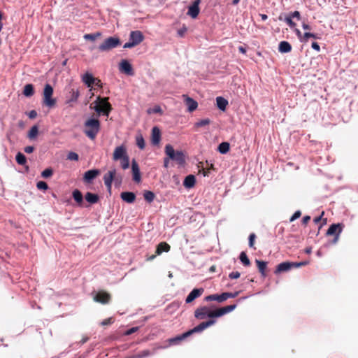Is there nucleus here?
Returning <instances> with one entry per match:
<instances>
[{"mask_svg": "<svg viewBox=\"0 0 358 358\" xmlns=\"http://www.w3.org/2000/svg\"><path fill=\"white\" fill-rule=\"evenodd\" d=\"M90 108H94L99 114L108 116L112 110L111 105L108 101V98H101L98 96L96 99L91 104Z\"/></svg>", "mask_w": 358, "mask_h": 358, "instance_id": "1", "label": "nucleus"}, {"mask_svg": "<svg viewBox=\"0 0 358 358\" xmlns=\"http://www.w3.org/2000/svg\"><path fill=\"white\" fill-rule=\"evenodd\" d=\"M84 133L90 138L94 140L100 130V122L98 119L90 118L84 124Z\"/></svg>", "mask_w": 358, "mask_h": 358, "instance_id": "2", "label": "nucleus"}, {"mask_svg": "<svg viewBox=\"0 0 358 358\" xmlns=\"http://www.w3.org/2000/svg\"><path fill=\"white\" fill-rule=\"evenodd\" d=\"M215 323V320H210L208 321L201 322L196 327H194L192 330L184 333L183 334H182L180 336L171 338L170 340V342L176 343V341H181V340L188 337L193 333L201 332V331H203L205 329L213 325Z\"/></svg>", "mask_w": 358, "mask_h": 358, "instance_id": "3", "label": "nucleus"}, {"mask_svg": "<svg viewBox=\"0 0 358 358\" xmlns=\"http://www.w3.org/2000/svg\"><path fill=\"white\" fill-rule=\"evenodd\" d=\"M165 153L169 159L176 162L178 164L182 165L185 162V158L182 151H175L173 146L168 144L165 147Z\"/></svg>", "mask_w": 358, "mask_h": 358, "instance_id": "4", "label": "nucleus"}, {"mask_svg": "<svg viewBox=\"0 0 358 358\" xmlns=\"http://www.w3.org/2000/svg\"><path fill=\"white\" fill-rule=\"evenodd\" d=\"M53 88L50 84H46L43 89V104L49 108H52L56 104V99L52 98Z\"/></svg>", "mask_w": 358, "mask_h": 358, "instance_id": "5", "label": "nucleus"}, {"mask_svg": "<svg viewBox=\"0 0 358 358\" xmlns=\"http://www.w3.org/2000/svg\"><path fill=\"white\" fill-rule=\"evenodd\" d=\"M120 45V41L117 37H109L99 46L101 52H107Z\"/></svg>", "mask_w": 358, "mask_h": 358, "instance_id": "6", "label": "nucleus"}, {"mask_svg": "<svg viewBox=\"0 0 358 358\" xmlns=\"http://www.w3.org/2000/svg\"><path fill=\"white\" fill-rule=\"evenodd\" d=\"M217 310H211L207 306H203L201 308H197L194 312V316L197 319L199 320H203L205 318L208 317H217V315H216Z\"/></svg>", "mask_w": 358, "mask_h": 358, "instance_id": "7", "label": "nucleus"}, {"mask_svg": "<svg viewBox=\"0 0 358 358\" xmlns=\"http://www.w3.org/2000/svg\"><path fill=\"white\" fill-rule=\"evenodd\" d=\"M239 292H224L222 294H211L205 298L206 301H217L218 302H223L229 298H235L239 294Z\"/></svg>", "mask_w": 358, "mask_h": 358, "instance_id": "8", "label": "nucleus"}, {"mask_svg": "<svg viewBox=\"0 0 358 358\" xmlns=\"http://www.w3.org/2000/svg\"><path fill=\"white\" fill-rule=\"evenodd\" d=\"M201 1V0H195L192 4L188 7L187 15L192 19L196 18L200 13L199 4Z\"/></svg>", "mask_w": 358, "mask_h": 358, "instance_id": "9", "label": "nucleus"}, {"mask_svg": "<svg viewBox=\"0 0 358 358\" xmlns=\"http://www.w3.org/2000/svg\"><path fill=\"white\" fill-rule=\"evenodd\" d=\"M342 231V227L341 224H331L327 231V235H336L334 243H336L338 239L339 234Z\"/></svg>", "mask_w": 358, "mask_h": 358, "instance_id": "10", "label": "nucleus"}, {"mask_svg": "<svg viewBox=\"0 0 358 358\" xmlns=\"http://www.w3.org/2000/svg\"><path fill=\"white\" fill-rule=\"evenodd\" d=\"M93 299L96 302L106 304L109 302L110 299V295L106 292L101 291L96 293L94 295Z\"/></svg>", "mask_w": 358, "mask_h": 358, "instance_id": "11", "label": "nucleus"}, {"mask_svg": "<svg viewBox=\"0 0 358 358\" xmlns=\"http://www.w3.org/2000/svg\"><path fill=\"white\" fill-rule=\"evenodd\" d=\"M127 156L128 155L127 153L126 148L124 145H120L115 148L113 152V159L114 161H117Z\"/></svg>", "mask_w": 358, "mask_h": 358, "instance_id": "12", "label": "nucleus"}, {"mask_svg": "<svg viewBox=\"0 0 358 358\" xmlns=\"http://www.w3.org/2000/svg\"><path fill=\"white\" fill-rule=\"evenodd\" d=\"M116 175V170L115 169L109 171L103 176V181L105 185L110 190L111 189L113 180L115 179Z\"/></svg>", "mask_w": 358, "mask_h": 358, "instance_id": "13", "label": "nucleus"}, {"mask_svg": "<svg viewBox=\"0 0 358 358\" xmlns=\"http://www.w3.org/2000/svg\"><path fill=\"white\" fill-rule=\"evenodd\" d=\"M119 70L127 75L132 76L134 74L133 69L127 60H122L120 63Z\"/></svg>", "mask_w": 358, "mask_h": 358, "instance_id": "14", "label": "nucleus"}, {"mask_svg": "<svg viewBox=\"0 0 358 358\" xmlns=\"http://www.w3.org/2000/svg\"><path fill=\"white\" fill-rule=\"evenodd\" d=\"M144 39V36L140 31H132L129 34V41L134 43L136 45L141 43Z\"/></svg>", "mask_w": 358, "mask_h": 358, "instance_id": "15", "label": "nucleus"}, {"mask_svg": "<svg viewBox=\"0 0 358 358\" xmlns=\"http://www.w3.org/2000/svg\"><path fill=\"white\" fill-rule=\"evenodd\" d=\"M203 292L204 289L203 288L194 289L187 296L185 302L187 303L192 302L195 299L199 297Z\"/></svg>", "mask_w": 358, "mask_h": 358, "instance_id": "16", "label": "nucleus"}, {"mask_svg": "<svg viewBox=\"0 0 358 358\" xmlns=\"http://www.w3.org/2000/svg\"><path fill=\"white\" fill-rule=\"evenodd\" d=\"M131 170L133 173V180L136 182H139L141 181V173L140 169L138 163L135 159H133L131 163Z\"/></svg>", "mask_w": 358, "mask_h": 358, "instance_id": "17", "label": "nucleus"}, {"mask_svg": "<svg viewBox=\"0 0 358 358\" xmlns=\"http://www.w3.org/2000/svg\"><path fill=\"white\" fill-rule=\"evenodd\" d=\"M99 171L98 169H92L86 171L84 174V180L87 182H90L94 180L99 174Z\"/></svg>", "mask_w": 358, "mask_h": 358, "instance_id": "18", "label": "nucleus"}, {"mask_svg": "<svg viewBox=\"0 0 358 358\" xmlns=\"http://www.w3.org/2000/svg\"><path fill=\"white\" fill-rule=\"evenodd\" d=\"M161 139V133L158 127H154L152 129V143L153 145H158Z\"/></svg>", "mask_w": 358, "mask_h": 358, "instance_id": "19", "label": "nucleus"}, {"mask_svg": "<svg viewBox=\"0 0 358 358\" xmlns=\"http://www.w3.org/2000/svg\"><path fill=\"white\" fill-rule=\"evenodd\" d=\"M292 268H294L293 262H284L278 265L275 273L287 271Z\"/></svg>", "mask_w": 358, "mask_h": 358, "instance_id": "20", "label": "nucleus"}, {"mask_svg": "<svg viewBox=\"0 0 358 358\" xmlns=\"http://www.w3.org/2000/svg\"><path fill=\"white\" fill-rule=\"evenodd\" d=\"M121 199L129 203H132L136 199V195L131 192H123L120 194Z\"/></svg>", "mask_w": 358, "mask_h": 358, "instance_id": "21", "label": "nucleus"}, {"mask_svg": "<svg viewBox=\"0 0 358 358\" xmlns=\"http://www.w3.org/2000/svg\"><path fill=\"white\" fill-rule=\"evenodd\" d=\"M236 308V304L227 306L220 308L217 309V317H221L228 313H230L233 311Z\"/></svg>", "mask_w": 358, "mask_h": 358, "instance_id": "22", "label": "nucleus"}, {"mask_svg": "<svg viewBox=\"0 0 358 358\" xmlns=\"http://www.w3.org/2000/svg\"><path fill=\"white\" fill-rule=\"evenodd\" d=\"M82 80L88 87H92L96 81V78L93 77L91 73H86L83 76Z\"/></svg>", "mask_w": 358, "mask_h": 358, "instance_id": "23", "label": "nucleus"}, {"mask_svg": "<svg viewBox=\"0 0 358 358\" xmlns=\"http://www.w3.org/2000/svg\"><path fill=\"white\" fill-rule=\"evenodd\" d=\"M185 101L189 112H193L196 109L198 103L193 99L187 96L185 97Z\"/></svg>", "mask_w": 358, "mask_h": 358, "instance_id": "24", "label": "nucleus"}, {"mask_svg": "<svg viewBox=\"0 0 358 358\" xmlns=\"http://www.w3.org/2000/svg\"><path fill=\"white\" fill-rule=\"evenodd\" d=\"M292 50V45L287 41H281L278 45V51L281 53H288Z\"/></svg>", "mask_w": 358, "mask_h": 358, "instance_id": "25", "label": "nucleus"}, {"mask_svg": "<svg viewBox=\"0 0 358 358\" xmlns=\"http://www.w3.org/2000/svg\"><path fill=\"white\" fill-rule=\"evenodd\" d=\"M216 104L220 110L224 111L228 105V101L222 96H217L216 98Z\"/></svg>", "mask_w": 358, "mask_h": 358, "instance_id": "26", "label": "nucleus"}, {"mask_svg": "<svg viewBox=\"0 0 358 358\" xmlns=\"http://www.w3.org/2000/svg\"><path fill=\"white\" fill-rule=\"evenodd\" d=\"M170 245L165 243V242H162L160 243L157 247V249H156V254L157 255H161L163 252H169L170 250Z\"/></svg>", "mask_w": 358, "mask_h": 358, "instance_id": "27", "label": "nucleus"}, {"mask_svg": "<svg viewBox=\"0 0 358 358\" xmlns=\"http://www.w3.org/2000/svg\"><path fill=\"white\" fill-rule=\"evenodd\" d=\"M196 182V179L194 176L189 175L185 177V180L183 182V185L187 188H191L194 187Z\"/></svg>", "mask_w": 358, "mask_h": 358, "instance_id": "28", "label": "nucleus"}, {"mask_svg": "<svg viewBox=\"0 0 358 358\" xmlns=\"http://www.w3.org/2000/svg\"><path fill=\"white\" fill-rule=\"evenodd\" d=\"M85 197L86 201L91 204L96 203L99 201L98 195L91 192H87Z\"/></svg>", "mask_w": 358, "mask_h": 358, "instance_id": "29", "label": "nucleus"}, {"mask_svg": "<svg viewBox=\"0 0 358 358\" xmlns=\"http://www.w3.org/2000/svg\"><path fill=\"white\" fill-rule=\"evenodd\" d=\"M256 264L257 265L259 271L261 273L262 275L265 276L266 275L265 271H266V265H267L266 262L257 259Z\"/></svg>", "mask_w": 358, "mask_h": 358, "instance_id": "30", "label": "nucleus"}, {"mask_svg": "<svg viewBox=\"0 0 358 358\" xmlns=\"http://www.w3.org/2000/svg\"><path fill=\"white\" fill-rule=\"evenodd\" d=\"M34 87L31 84H27L24 87L23 94L26 96H31L34 94Z\"/></svg>", "mask_w": 358, "mask_h": 358, "instance_id": "31", "label": "nucleus"}, {"mask_svg": "<svg viewBox=\"0 0 358 358\" xmlns=\"http://www.w3.org/2000/svg\"><path fill=\"white\" fill-rule=\"evenodd\" d=\"M229 148H230V145H229V143H227V142H222L218 146V151L221 154H226L227 152H229Z\"/></svg>", "mask_w": 358, "mask_h": 358, "instance_id": "32", "label": "nucleus"}, {"mask_svg": "<svg viewBox=\"0 0 358 358\" xmlns=\"http://www.w3.org/2000/svg\"><path fill=\"white\" fill-rule=\"evenodd\" d=\"M73 197L74 199V200L78 203V204H81L83 203V194L82 193L80 192V191H79L78 189H75L73 192Z\"/></svg>", "mask_w": 358, "mask_h": 358, "instance_id": "33", "label": "nucleus"}, {"mask_svg": "<svg viewBox=\"0 0 358 358\" xmlns=\"http://www.w3.org/2000/svg\"><path fill=\"white\" fill-rule=\"evenodd\" d=\"M70 93H71V98L67 101V103L77 101V100L79 97V95H80L79 91L78 90L72 89L71 90Z\"/></svg>", "mask_w": 358, "mask_h": 358, "instance_id": "34", "label": "nucleus"}, {"mask_svg": "<svg viewBox=\"0 0 358 358\" xmlns=\"http://www.w3.org/2000/svg\"><path fill=\"white\" fill-rule=\"evenodd\" d=\"M15 159L20 165H24L27 162L26 157L21 152H18L16 155Z\"/></svg>", "mask_w": 358, "mask_h": 358, "instance_id": "35", "label": "nucleus"}, {"mask_svg": "<svg viewBox=\"0 0 358 358\" xmlns=\"http://www.w3.org/2000/svg\"><path fill=\"white\" fill-rule=\"evenodd\" d=\"M239 259L243 265L247 266L250 265V261L245 252H241Z\"/></svg>", "mask_w": 358, "mask_h": 358, "instance_id": "36", "label": "nucleus"}, {"mask_svg": "<svg viewBox=\"0 0 358 358\" xmlns=\"http://www.w3.org/2000/svg\"><path fill=\"white\" fill-rule=\"evenodd\" d=\"M210 122H211V120L209 118H205V119H203V120H201L196 122L194 124V127H204V126L210 124Z\"/></svg>", "mask_w": 358, "mask_h": 358, "instance_id": "37", "label": "nucleus"}, {"mask_svg": "<svg viewBox=\"0 0 358 358\" xmlns=\"http://www.w3.org/2000/svg\"><path fill=\"white\" fill-rule=\"evenodd\" d=\"M153 354H154V352H152L149 350H144L143 351L139 352L136 355L137 358H145V357H148Z\"/></svg>", "mask_w": 358, "mask_h": 358, "instance_id": "38", "label": "nucleus"}, {"mask_svg": "<svg viewBox=\"0 0 358 358\" xmlns=\"http://www.w3.org/2000/svg\"><path fill=\"white\" fill-rule=\"evenodd\" d=\"M143 197L148 202L150 203L155 199V194L151 191H145L143 194Z\"/></svg>", "mask_w": 358, "mask_h": 358, "instance_id": "39", "label": "nucleus"}, {"mask_svg": "<svg viewBox=\"0 0 358 358\" xmlns=\"http://www.w3.org/2000/svg\"><path fill=\"white\" fill-rule=\"evenodd\" d=\"M136 141L137 146L141 150L144 149L145 143L143 136L141 135L137 136L136 138Z\"/></svg>", "mask_w": 358, "mask_h": 358, "instance_id": "40", "label": "nucleus"}, {"mask_svg": "<svg viewBox=\"0 0 358 358\" xmlns=\"http://www.w3.org/2000/svg\"><path fill=\"white\" fill-rule=\"evenodd\" d=\"M121 162V166L123 169H127L129 167V158L127 156L120 159Z\"/></svg>", "mask_w": 358, "mask_h": 358, "instance_id": "41", "label": "nucleus"}, {"mask_svg": "<svg viewBox=\"0 0 358 358\" xmlns=\"http://www.w3.org/2000/svg\"><path fill=\"white\" fill-rule=\"evenodd\" d=\"M38 132V129L37 126L32 127L29 132V135H28L29 138L31 139L35 138L37 136Z\"/></svg>", "mask_w": 358, "mask_h": 358, "instance_id": "42", "label": "nucleus"}, {"mask_svg": "<svg viewBox=\"0 0 358 358\" xmlns=\"http://www.w3.org/2000/svg\"><path fill=\"white\" fill-rule=\"evenodd\" d=\"M53 173V171L52 169H46L41 173V176L44 178H48L50 177Z\"/></svg>", "mask_w": 358, "mask_h": 358, "instance_id": "43", "label": "nucleus"}, {"mask_svg": "<svg viewBox=\"0 0 358 358\" xmlns=\"http://www.w3.org/2000/svg\"><path fill=\"white\" fill-rule=\"evenodd\" d=\"M101 34L97 32L96 34H85L84 38L87 40L94 41L97 37L100 36Z\"/></svg>", "mask_w": 358, "mask_h": 358, "instance_id": "44", "label": "nucleus"}, {"mask_svg": "<svg viewBox=\"0 0 358 358\" xmlns=\"http://www.w3.org/2000/svg\"><path fill=\"white\" fill-rule=\"evenodd\" d=\"M303 38L306 41H307L309 38H313L315 39H319L320 37L317 34L310 33V32H305L303 35Z\"/></svg>", "mask_w": 358, "mask_h": 358, "instance_id": "45", "label": "nucleus"}, {"mask_svg": "<svg viewBox=\"0 0 358 358\" xmlns=\"http://www.w3.org/2000/svg\"><path fill=\"white\" fill-rule=\"evenodd\" d=\"M36 187L38 189L46 190L48 188V186L45 182L39 181L36 184Z\"/></svg>", "mask_w": 358, "mask_h": 358, "instance_id": "46", "label": "nucleus"}, {"mask_svg": "<svg viewBox=\"0 0 358 358\" xmlns=\"http://www.w3.org/2000/svg\"><path fill=\"white\" fill-rule=\"evenodd\" d=\"M292 17L290 15L285 17V22L291 27L294 28L296 27V23L294 22L292 20Z\"/></svg>", "mask_w": 358, "mask_h": 358, "instance_id": "47", "label": "nucleus"}, {"mask_svg": "<svg viewBox=\"0 0 358 358\" xmlns=\"http://www.w3.org/2000/svg\"><path fill=\"white\" fill-rule=\"evenodd\" d=\"M187 27L185 24H183L182 27L178 30V31H177L178 36L180 37H183L185 36V33L187 32Z\"/></svg>", "mask_w": 358, "mask_h": 358, "instance_id": "48", "label": "nucleus"}, {"mask_svg": "<svg viewBox=\"0 0 358 358\" xmlns=\"http://www.w3.org/2000/svg\"><path fill=\"white\" fill-rule=\"evenodd\" d=\"M78 155L74 152H70L67 156V159L69 160L78 161Z\"/></svg>", "mask_w": 358, "mask_h": 358, "instance_id": "49", "label": "nucleus"}, {"mask_svg": "<svg viewBox=\"0 0 358 358\" xmlns=\"http://www.w3.org/2000/svg\"><path fill=\"white\" fill-rule=\"evenodd\" d=\"M148 113H161L162 108L159 106H155L153 108H150L148 110Z\"/></svg>", "mask_w": 358, "mask_h": 358, "instance_id": "50", "label": "nucleus"}, {"mask_svg": "<svg viewBox=\"0 0 358 358\" xmlns=\"http://www.w3.org/2000/svg\"><path fill=\"white\" fill-rule=\"evenodd\" d=\"M113 322H114V320L113 319V317H109V318H107V319L103 320L101 322V324L102 326L109 325V324H111L112 323H113Z\"/></svg>", "mask_w": 358, "mask_h": 358, "instance_id": "51", "label": "nucleus"}, {"mask_svg": "<svg viewBox=\"0 0 358 358\" xmlns=\"http://www.w3.org/2000/svg\"><path fill=\"white\" fill-rule=\"evenodd\" d=\"M301 215V213L300 210L296 211L294 215L290 217L289 221L293 222L295 220L298 219Z\"/></svg>", "mask_w": 358, "mask_h": 358, "instance_id": "52", "label": "nucleus"}, {"mask_svg": "<svg viewBox=\"0 0 358 358\" xmlns=\"http://www.w3.org/2000/svg\"><path fill=\"white\" fill-rule=\"evenodd\" d=\"M241 274L238 271H233L229 273V277L231 279H237L240 277Z\"/></svg>", "mask_w": 358, "mask_h": 358, "instance_id": "53", "label": "nucleus"}, {"mask_svg": "<svg viewBox=\"0 0 358 358\" xmlns=\"http://www.w3.org/2000/svg\"><path fill=\"white\" fill-rule=\"evenodd\" d=\"M308 264V262L304 261L301 262H293L294 268H299L302 266H306Z\"/></svg>", "mask_w": 358, "mask_h": 358, "instance_id": "54", "label": "nucleus"}, {"mask_svg": "<svg viewBox=\"0 0 358 358\" xmlns=\"http://www.w3.org/2000/svg\"><path fill=\"white\" fill-rule=\"evenodd\" d=\"M255 238V234H251L249 236V246L250 248H252L254 245Z\"/></svg>", "mask_w": 358, "mask_h": 358, "instance_id": "55", "label": "nucleus"}, {"mask_svg": "<svg viewBox=\"0 0 358 358\" xmlns=\"http://www.w3.org/2000/svg\"><path fill=\"white\" fill-rule=\"evenodd\" d=\"M289 15L292 17L296 18L299 20L301 19V15L299 11H294V12L290 13Z\"/></svg>", "mask_w": 358, "mask_h": 358, "instance_id": "56", "label": "nucleus"}, {"mask_svg": "<svg viewBox=\"0 0 358 358\" xmlns=\"http://www.w3.org/2000/svg\"><path fill=\"white\" fill-rule=\"evenodd\" d=\"M134 46H136V45L134 43H132L131 41H129V42L124 43V45H123V48H131Z\"/></svg>", "mask_w": 358, "mask_h": 358, "instance_id": "57", "label": "nucleus"}, {"mask_svg": "<svg viewBox=\"0 0 358 358\" xmlns=\"http://www.w3.org/2000/svg\"><path fill=\"white\" fill-rule=\"evenodd\" d=\"M138 330V327H132L126 331V335H131Z\"/></svg>", "mask_w": 358, "mask_h": 358, "instance_id": "58", "label": "nucleus"}, {"mask_svg": "<svg viewBox=\"0 0 358 358\" xmlns=\"http://www.w3.org/2000/svg\"><path fill=\"white\" fill-rule=\"evenodd\" d=\"M311 47H312L313 49H314L315 50H316L317 52H320V45L316 42L312 43Z\"/></svg>", "mask_w": 358, "mask_h": 358, "instance_id": "59", "label": "nucleus"}, {"mask_svg": "<svg viewBox=\"0 0 358 358\" xmlns=\"http://www.w3.org/2000/svg\"><path fill=\"white\" fill-rule=\"evenodd\" d=\"M213 165L212 164H210V167L206 169V171L205 169H203V175L204 176H207L209 173L210 170L211 169H213Z\"/></svg>", "mask_w": 358, "mask_h": 358, "instance_id": "60", "label": "nucleus"}, {"mask_svg": "<svg viewBox=\"0 0 358 358\" xmlns=\"http://www.w3.org/2000/svg\"><path fill=\"white\" fill-rule=\"evenodd\" d=\"M34 150L33 146H27L24 148V152L27 153H31Z\"/></svg>", "mask_w": 358, "mask_h": 358, "instance_id": "61", "label": "nucleus"}, {"mask_svg": "<svg viewBox=\"0 0 358 358\" xmlns=\"http://www.w3.org/2000/svg\"><path fill=\"white\" fill-rule=\"evenodd\" d=\"M310 216H308V215L304 216L303 217L302 222H303V224H306L310 221Z\"/></svg>", "mask_w": 358, "mask_h": 358, "instance_id": "62", "label": "nucleus"}, {"mask_svg": "<svg viewBox=\"0 0 358 358\" xmlns=\"http://www.w3.org/2000/svg\"><path fill=\"white\" fill-rule=\"evenodd\" d=\"M37 115V113L35 110H31L29 114L30 118H35Z\"/></svg>", "mask_w": 358, "mask_h": 358, "instance_id": "63", "label": "nucleus"}, {"mask_svg": "<svg viewBox=\"0 0 358 358\" xmlns=\"http://www.w3.org/2000/svg\"><path fill=\"white\" fill-rule=\"evenodd\" d=\"M94 85H95L96 86H97L99 87H102V83L98 78H96V81L94 83Z\"/></svg>", "mask_w": 358, "mask_h": 358, "instance_id": "64", "label": "nucleus"}]
</instances>
